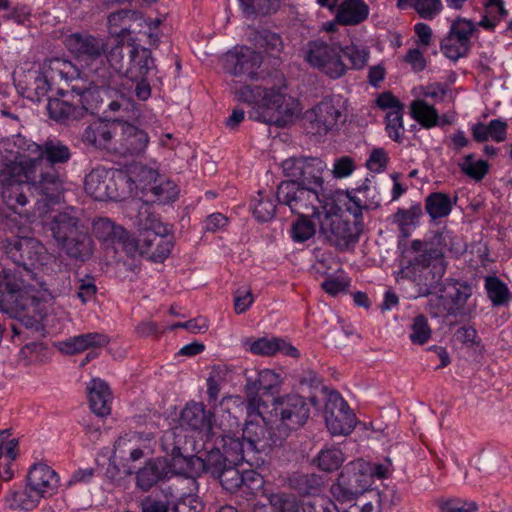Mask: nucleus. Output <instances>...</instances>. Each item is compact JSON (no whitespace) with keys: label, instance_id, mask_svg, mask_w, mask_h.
<instances>
[{"label":"nucleus","instance_id":"f257e3e1","mask_svg":"<svg viewBox=\"0 0 512 512\" xmlns=\"http://www.w3.org/2000/svg\"><path fill=\"white\" fill-rule=\"evenodd\" d=\"M26 150L34 157L20 162L0 154L2 199L17 213L28 203V192L49 201L60 198L66 178L62 166L72 157L70 148L58 139H48L41 145L29 143Z\"/></svg>","mask_w":512,"mask_h":512},{"label":"nucleus","instance_id":"f03ea898","mask_svg":"<svg viewBox=\"0 0 512 512\" xmlns=\"http://www.w3.org/2000/svg\"><path fill=\"white\" fill-rule=\"evenodd\" d=\"M445 236L436 232L423 240H413L410 250L414 255L400 270L402 278L415 284L418 296H431L446 273L444 256Z\"/></svg>","mask_w":512,"mask_h":512},{"label":"nucleus","instance_id":"7ed1b4c3","mask_svg":"<svg viewBox=\"0 0 512 512\" xmlns=\"http://www.w3.org/2000/svg\"><path fill=\"white\" fill-rule=\"evenodd\" d=\"M107 76L106 70L100 71L99 74L87 79L81 73L75 78L79 80H71L67 85V89L59 88L58 94L61 98L49 99L47 103V111L49 117L59 123H69L70 121L82 118L87 112L95 113L103 102L99 90L93 85L103 86V81Z\"/></svg>","mask_w":512,"mask_h":512},{"label":"nucleus","instance_id":"20e7f679","mask_svg":"<svg viewBox=\"0 0 512 512\" xmlns=\"http://www.w3.org/2000/svg\"><path fill=\"white\" fill-rule=\"evenodd\" d=\"M136 221L141 231V256L163 262L173 248L170 229L157 219L148 205L139 209Z\"/></svg>","mask_w":512,"mask_h":512},{"label":"nucleus","instance_id":"39448f33","mask_svg":"<svg viewBox=\"0 0 512 512\" xmlns=\"http://www.w3.org/2000/svg\"><path fill=\"white\" fill-rule=\"evenodd\" d=\"M276 197L278 203L289 207L292 213L311 216L317 220L328 205L322 189L294 182H281L277 187Z\"/></svg>","mask_w":512,"mask_h":512},{"label":"nucleus","instance_id":"423d86ee","mask_svg":"<svg viewBox=\"0 0 512 512\" xmlns=\"http://www.w3.org/2000/svg\"><path fill=\"white\" fill-rule=\"evenodd\" d=\"M301 110V105L296 98L284 93L282 88H271L266 102L252 107L248 115L254 121L285 127L298 118Z\"/></svg>","mask_w":512,"mask_h":512},{"label":"nucleus","instance_id":"0eeeda50","mask_svg":"<svg viewBox=\"0 0 512 512\" xmlns=\"http://www.w3.org/2000/svg\"><path fill=\"white\" fill-rule=\"evenodd\" d=\"M272 411L279 420L276 431L286 439L291 431L298 430L307 422L310 408L305 398L297 394H286L273 399Z\"/></svg>","mask_w":512,"mask_h":512},{"label":"nucleus","instance_id":"6e6552de","mask_svg":"<svg viewBox=\"0 0 512 512\" xmlns=\"http://www.w3.org/2000/svg\"><path fill=\"white\" fill-rule=\"evenodd\" d=\"M319 232L325 239L339 250H346L354 246L363 231V223L360 220H345L339 215L323 211L317 220Z\"/></svg>","mask_w":512,"mask_h":512},{"label":"nucleus","instance_id":"1a4fd4ad","mask_svg":"<svg viewBox=\"0 0 512 512\" xmlns=\"http://www.w3.org/2000/svg\"><path fill=\"white\" fill-rule=\"evenodd\" d=\"M371 485L369 463L364 460H356L344 467L337 483L331 486V493L337 500L348 502L362 495Z\"/></svg>","mask_w":512,"mask_h":512},{"label":"nucleus","instance_id":"9d476101","mask_svg":"<svg viewBox=\"0 0 512 512\" xmlns=\"http://www.w3.org/2000/svg\"><path fill=\"white\" fill-rule=\"evenodd\" d=\"M343 48L337 43L321 40L311 41L305 49V59L314 68L332 79H338L347 72L342 60Z\"/></svg>","mask_w":512,"mask_h":512},{"label":"nucleus","instance_id":"9b49d317","mask_svg":"<svg viewBox=\"0 0 512 512\" xmlns=\"http://www.w3.org/2000/svg\"><path fill=\"white\" fill-rule=\"evenodd\" d=\"M4 250L7 257L18 268L22 267L26 274L31 272V268L42 267L52 259L42 243L31 237L7 239Z\"/></svg>","mask_w":512,"mask_h":512},{"label":"nucleus","instance_id":"f8f14e48","mask_svg":"<svg viewBox=\"0 0 512 512\" xmlns=\"http://www.w3.org/2000/svg\"><path fill=\"white\" fill-rule=\"evenodd\" d=\"M345 105L339 96L326 97L307 110L305 121L315 134H327L346 122Z\"/></svg>","mask_w":512,"mask_h":512},{"label":"nucleus","instance_id":"ddd939ff","mask_svg":"<svg viewBox=\"0 0 512 512\" xmlns=\"http://www.w3.org/2000/svg\"><path fill=\"white\" fill-rule=\"evenodd\" d=\"M80 70L68 59L56 57L45 60L40 75L34 81L33 89L36 100L39 101L47 95L53 85L70 84L71 80L79 82L75 77L80 75Z\"/></svg>","mask_w":512,"mask_h":512},{"label":"nucleus","instance_id":"4468645a","mask_svg":"<svg viewBox=\"0 0 512 512\" xmlns=\"http://www.w3.org/2000/svg\"><path fill=\"white\" fill-rule=\"evenodd\" d=\"M285 182L323 189V173L326 164L317 157L293 156L282 162Z\"/></svg>","mask_w":512,"mask_h":512},{"label":"nucleus","instance_id":"2eb2a0df","mask_svg":"<svg viewBox=\"0 0 512 512\" xmlns=\"http://www.w3.org/2000/svg\"><path fill=\"white\" fill-rule=\"evenodd\" d=\"M126 182L127 177L123 173L98 167L86 175L84 189L95 200L117 201L123 197L120 190Z\"/></svg>","mask_w":512,"mask_h":512},{"label":"nucleus","instance_id":"dca6fc26","mask_svg":"<svg viewBox=\"0 0 512 512\" xmlns=\"http://www.w3.org/2000/svg\"><path fill=\"white\" fill-rule=\"evenodd\" d=\"M127 47V43L125 44L124 39H120L118 43L109 51L107 56L108 65L104 63H96L95 67H88L84 70H81V74L87 79H92L94 75L99 74L100 71L106 70L107 76L103 81V86L93 85L96 90H99V93L102 92L108 99L109 93L111 92L107 87H115L118 85H123V73L125 71L124 65V48Z\"/></svg>","mask_w":512,"mask_h":512},{"label":"nucleus","instance_id":"f3484780","mask_svg":"<svg viewBox=\"0 0 512 512\" xmlns=\"http://www.w3.org/2000/svg\"><path fill=\"white\" fill-rule=\"evenodd\" d=\"M24 282L20 271H0V308L3 311L18 314L26 309L29 297Z\"/></svg>","mask_w":512,"mask_h":512},{"label":"nucleus","instance_id":"a211bd4d","mask_svg":"<svg viewBox=\"0 0 512 512\" xmlns=\"http://www.w3.org/2000/svg\"><path fill=\"white\" fill-rule=\"evenodd\" d=\"M149 144L146 131L118 119L117 134L114 142V152L122 156H140Z\"/></svg>","mask_w":512,"mask_h":512},{"label":"nucleus","instance_id":"6ab92c4d","mask_svg":"<svg viewBox=\"0 0 512 512\" xmlns=\"http://www.w3.org/2000/svg\"><path fill=\"white\" fill-rule=\"evenodd\" d=\"M226 70L232 76L245 80H257L258 69L262 64V55L248 47H241L226 55Z\"/></svg>","mask_w":512,"mask_h":512},{"label":"nucleus","instance_id":"aec40b11","mask_svg":"<svg viewBox=\"0 0 512 512\" xmlns=\"http://www.w3.org/2000/svg\"><path fill=\"white\" fill-rule=\"evenodd\" d=\"M205 449L207 454L205 458L200 457H183L179 454L174 455L173 457V466L176 467L178 464L185 463L187 466L196 464L203 468L204 470L210 472L213 476H216L222 469H224L228 465V459H226V455L223 450L216 442L214 437H211L208 441V438H205ZM177 451L179 453L178 448L173 449V453Z\"/></svg>","mask_w":512,"mask_h":512},{"label":"nucleus","instance_id":"412c9836","mask_svg":"<svg viewBox=\"0 0 512 512\" xmlns=\"http://www.w3.org/2000/svg\"><path fill=\"white\" fill-rule=\"evenodd\" d=\"M242 438L254 457L258 452H265L274 446L281 445L284 438L281 433L268 431L265 425L248 421L242 431Z\"/></svg>","mask_w":512,"mask_h":512},{"label":"nucleus","instance_id":"4be33fe9","mask_svg":"<svg viewBox=\"0 0 512 512\" xmlns=\"http://www.w3.org/2000/svg\"><path fill=\"white\" fill-rule=\"evenodd\" d=\"M118 119L112 121L97 120L85 127L81 141L99 150L114 151Z\"/></svg>","mask_w":512,"mask_h":512},{"label":"nucleus","instance_id":"5701e85b","mask_svg":"<svg viewBox=\"0 0 512 512\" xmlns=\"http://www.w3.org/2000/svg\"><path fill=\"white\" fill-rule=\"evenodd\" d=\"M66 48L76 57L92 60L89 67L96 66V60L104 53L103 39L88 33H72L65 38Z\"/></svg>","mask_w":512,"mask_h":512},{"label":"nucleus","instance_id":"b1692460","mask_svg":"<svg viewBox=\"0 0 512 512\" xmlns=\"http://www.w3.org/2000/svg\"><path fill=\"white\" fill-rule=\"evenodd\" d=\"M129 63L123 73L124 79H141L146 77L149 70L154 66V59L149 49L140 46L134 38L127 41Z\"/></svg>","mask_w":512,"mask_h":512},{"label":"nucleus","instance_id":"393cba45","mask_svg":"<svg viewBox=\"0 0 512 512\" xmlns=\"http://www.w3.org/2000/svg\"><path fill=\"white\" fill-rule=\"evenodd\" d=\"M440 292L445 293L450 306L453 308L452 316L467 318L470 317L475 305H470L469 300L472 297V286L466 282L453 281L447 283Z\"/></svg>","mask_w":512,"mask_h":512},{"label":"nucleus","instance_id":"a878e982","mask_svg":"<svg viewBox=\"0 0 512 512\" xmlns=\"http://www.w3.org/2000/svg\"><path fill=\"white\" fill-rule=\"evenodd\" d=\"M212 418L213 414L207 411L202 403L198 402L188 403L181 412L182 425L203 433L208 441L217 434L212 424Z\"/></svg>","mask_w":512,"mask_h":512},{"label":"nucleus","instance_id":"bb28decb","mask_svg":"<svg viewBox=\"0 0 512 512\" xmlns=\"http://www.w3.org/2000/svg\"><path fill=\"white\" fill-rule=\"evenodd\" d=\"M27 482L31 491H35L42 498H45L57 492L59 477L48 465L35 464L29 470Z\"/></svg>","mask_w":512,"mask_h":512},{"label":"nucleus","instance_id":"cd10ccee","mask_svg":"<svg viewBox=\"0 0 512 512\" xmlns=\"http://www.w3.org/2000/svg\"><path fill=\"white\" fill-rule=\"evenodd\" d=\"M52 237L58 246L81 230L84 225L75 215L73 209L58 212L53 215L48 223Z\"/></svg>","mask_w":512,"mask_h":512},{"label":"nucleus","instance_id":"c85d7f7f","mask_svg":"<svg viewBox=\"0 0 512 512\" xmlns=\"http://www.w3.org/2000/svg\"><path fill=\"white\" fill-rule=\"evenodd\" d=\"M370 8L364 0H343L335 13V22L342 26H356L369 16Z\"/></svg>","mask_w":512,"mask_h":512},{"label":"nucleus","instance_id":"c756f323","mask_svg":"<svg viewBox=\"0 0 512 512\" xmlns=\"http://www.w3.org/2000/svg\"><path fill=\"white\" fill-rule=\"evenodd\" d=\"M59 247L67 256L81 262L90 259L94 252V242L85 226L61 243Z\"/></svg>","mask_w":512,"mask_h":512},{"label":"nucleus","instance_id":"7c9ffc66","mask_svg":"<svg viewBox=\"0 0 512 512\" xmlns=\"http://www.w3.org/2000/svg\"><path fill=\"white\" fill-rule=\"evenodd\" d=\"M215 437L229 464L238 465L243 461L250 462L253 459L243 438L235 437L230 433H221Z\"/></svg>","mask_w":512,"mask_h":512},{"label":"nucleus","instance_id":"2f4dec72","mask_svg":"<svg viewBox=\"0 0 512 512\" xmlns=\"http://www.w3.org/2000/svg\"><path fill=\"white\" fill-rule=\"evenodd\" d=\"M89 405L94 414L99 417L108 416L111 413L112 394L108 384L99 379H92L87 387Z\"/></svg>","mask_w":512,"mask_h":512},{"label":"nucleus","instance_id":"473e14b6","mask_svg":"<svg viewBox=\"0 0 512 512\" xmlns=\"http://www.w3.org/2000/svg\"><path fill=\"white\" fill-rule=\"evenodd\" d=\"M142 20V15L135 10H119L108 16V29L111 36L124 39L132 32V22Z\"/></svg>","mask_w":512,"mask_h":512},{"label":"nucleus","instance_id":"72a5a7b5","mask_svg":"<svg viewBox=\"0 0 512 512\" xmlns=\"http://www.w3.org/2000/svg\"><path fill=\"white\" fill-rule=\"evenodd\" d=\"M241 82V80H232L230 83L231 91L239 101L248 104H255L254 107L262 105L263 102H266V97L269 96L270 89L264 88L260 85H240Z\"/></svg>","mask_w":512,"mask_h":512},{"label":"nucleus","instance_id":"f704fd0d","mask_svg":"<svg viewBox=\"0 0 512 512\" xmlns=\"http://www.w3.org/2000/svg\"><path fill=\"white\" fill-rule=\"evenodd\" d=\"M237 465L229 464L222 469L215 477L220 481L222 487L229 491H237L247 481L255 480V473L253 471L240 472Z\"/></svg>","mask_w":512,"mask_h":512},{"label":"nucleus","instance_id":"c9c22d12","mask_svg":"<svg viewBox=\"0 0 512 512\" xmlns=\"http://www.w3.org/2000/svg\"><path fill=\"white\" fill-rule=\"evenodd\" d=\"M165 475L164 465L159 460H149L136 473V485L144 492L149 491Z\"/></svg>","mask_w":512,"mask_h":512},{"label":"nucleus","instance_id":"e433bc0d","mask_svg":"<svg viewBox=\"0 0 512 512\" xmlns=\"http://www.w3.org/2000/svg\"><path fill=\"white\" fill-rule=\"evenodd\" d=\"M326 425L332 435H348L356 424V417L349 409L335 411L325 417Z\"/></svg>","mask_w":512,"mask_h":512},{"label":"nucleus","instance_id":"4c0bfd02","mask_svg":"<svg viewBox=\"0 0 512 512\" xmlns=\"http://www.w3.org/2000/svg\"><path fill=\"white\" fill-rule=\"evenodd\" d=\"M370 191V186L368 184H364L361 187L357 188L355 192L347 194V202L345 203L346 210L353 215L354 220H360L362 218L363 209L371 208L372 206H379V201H373L367 203L364 198L367 197Z\"/></svg>","mask_w":512,"mask_h":512},{"label":"nucleus","instance_id":"58836bf2","mask_svg":"<svg viewBox=\"0 0 512 512\" xmlns=\"http://www.w3.org/2000/svg\"><path fill=\"white\" fill-rule=\"evenodd\" d=\"M452 206L450 196L442 192L431 193L425 199V210L432 220L448 216Z\"/></svg>","mask_w":512,"mask_h":512},{"label":"nucleus","instance_id":"ea45409f","mask_svg":"<svg viewBox=\"0 0 512 512\" xmlns=\"http://www.w3.org/2000/svg\"><path fill=\"white\" fill-rule=\"evenodd\" d=\"M93 232L100 241L115 244L124 235V228L108 218H98L93 221Z\"/></svg>","mask_w":512,"mask_h":512},{"label":"nucleus","instance_id":"a19ab883","mask_svg":"<svg viewBox=\"0 0 512 512\" xmlns=\"http://www.w3.org/2000/svg\"><path fill=\"white\" fill-rule=\"evenodd\" d=\"M41 498L38 493L28 488L11 493L10 496L6 498V502L11 509L29 511L37 507Z\"/></svg>","mask_w":512,"mask_h":512},{"label":"nucleus","instance_id":"79ce46f5","mask_svg":"<svg viewBox=\"0 0 512 512\" xmlns=\"http://www.w3.org/2000/svg\"><path fill=\"white\" fill-rule=\"evenodd\" d=\"M485 289L493 306L507 305L511 298L507 285L497 277H487L485 279Z\"/></svg>","mask_w":512,"mask_h":512},{"label":"nucleus","instance_id":"37998d69","mask_svg":"<svg viewBox=\"0 0 512 512\" xmlns=\"http://www.w3.org/2000/svg\"><path fill=\"white\" fill-rule=\"evenodd\" d=\"M411 115L422 126L431 128L438 122V112L424 100H415L411 104Z\"/></svg>","mask_w":512,"mask_h":512},{"label":"nucleus","instance_id":"c03bdc74","mask_svg":"<svg viewBox=\"0 0 512 512\" xmlns=\"http://www.w3.org/2000/svg\"><path fill=\"white\" fill-rule=\"evenodd\" d=\"M253 40L256 47L263 48L267 53L276 56L283 49V42L279 34L269 30L257 31Z\"/></svg>","mask_w":512,"mask_h":512},{"label":"nucleus","instance_id":"a18cd8bd","mask_svg":"<svg viewBox=\"0 0 512 512\" xmlns=\"http://www.w3.org/2000/svg\"><path fill=\"white\" fill-rule=\"evenodd\" d=\"M421 215V206L414 205L409 209H398L393 215V222L398 225L402 235L406 237L409 234L410 228L416 225Z\"/></svg>","mask_w":512,"mask_h":512},{"label":"nucleus","instance_id":"49530a36","mask_svg":"<svg viewBox=\"0 0 512 512\" xmlns=\"http://www.w3.org/2000/svg\"><path fill=\"white\" fill-rule=\"evenodd\" d=\"M440 50L445 57L452 61H457L460 58L466 57L470 50L461 43L452 32L448 33L442 38L440 42Z\"/></svg>","mask_w":512,"mask_h":512},{"label":"nucleus","instance_id":"de8ad7c7","mask_svg":"<svg viewBox=\"0 0 512 512\" xmlns=\"http://www.w3.org/2000/svg\"><path fill=\"white\" fill-rule=\"evenodd\" d=\"M449 31L465 45L466 48L471 50L472 36L477 31L476 24L466 18L457 17L450 25Z\"/></svg>","mask_w":512,"mask_h":512},{"label":"nucleus","instance_id":"09e8293b","mask_svg":"<svg viewBox=\"0 0 512 512\" xmlns=\"http://www.w3.org/2000/svg\"><path fill=\"white\" fill-rule=\"evenodd\" d=\"M272 512H299V503L293 494L285 492L267 495Z\"/></svg>","mask_w":512,"mask_h":512},{"label":"nucleus","instance_id":"8fccbe9b","mask_svg":"<svg viewBox=\"0 0 512 512\" xmlns=\"http://www.w3.org/2000/svg\"><path fill=\"white\" fill-rule=\"evenodd\" d=\"M19 360L25 366L44 363L47 360V349L40 342L28 343L21 348Z\"/></svg>","mask_w":512,"mask_h":512},{"label":"nucleus","instance_id":"3c124183","mask_svg":"<svg viewBox=\"0 0 512 512\" xmlns=\"http://www.w3.org/2000/svg\"><path fill=\"white\" fill-rule=\"evenodd\" d=\"M344 455L340 449H323L317 456L318 467L326 472L337 470L344 462Z\"/></svg>","mask_w":512,"mask_h":512},{"label":"nucleus","instance_id":"603ef678","mask_svg":"<svg viewBox=\"0 0 512 512\" xmlns=\"http://www.w3.org/2000/svg\"><path fill=\"white\" fill-rule=\"evenodd\" d=\"M461 171L470 178L479 181L485 177L488 172L489 164L485 160L474 161V154H468L459 163Z\"/></svg>","mask_w":512,"mask_h":512},{"label":"nucleus","instance_id":"864d4df0","mask_svg":"<svg viewBox=\"0 0 512 512\" xmlns=\"http://www.w3.org/2000/svg\"><path fill=\"white\" fill-rule=\"evenodd\" d=\"M246 16L268 15L276 11L280 0H239Z\"/></svg>","mask_w":512,"mask_h":512},{"label":"nucleus","instance_id":"5fc2aeb1","mask_svg":"<svg viewBox=\"0 0 512 512\" xmlns=\"http://www.w3.org/2000/svg\"><path fill=\"white\" fill-rule=\"evenodd\" d=\"M130 175L133 181L143 190H149L161 177L155 169L148 168L141 164L134 165L130 169Z\"/></svg>","mask_w":512,"mask_h":512},{"label":"nucleus","instance_id":"6e6d98bb","mask_svg":"<svg viewBox=\"0 0 512 512\" xmlns=\"http://www.w3.org/2000/svg\"><path fill=\"white\" fill-rule=\"evenodd\" d=\"M432 330L427 318L420 314L413 319L411 324L410 340L415 345H424L431 338Z\"/></svg>","mask_w":512,"mask_h":512},{"label":"nucleus","instance_id":"4d7b16f0","mask_svg":"<svg viewBox=\"0 0 512 512\" xmlns=\"http://www.w3.org/2000/svg\"><path fill=\"white\" fill-rule=\"evenodd\" d=\"M310 216H299L291 226V237L295 242L303 243L309 240L316 232V223L309 220Z\"/></svg>","mask_w":512,"mask_h":512},{"label":"nucleus","instance_id":"13d9d810","mask_svg":"<svg viewBox=\"0 0 512 512\" xmlns=\"http://www.w3.org/2000/svg\"><path fill=\"white\" fill-rule=\"evenodd\" d=\"M445 293L432 295L426 305L427 312L434 318H446L452 316L453 308L450 306Z\"/></svg>","mask_w":512,"mask_h":512},{"label":"nucleus","instance_id":"bf43d9fd","mask_svg":"<svg viewBox=\"0 0 512 512\" xmlns=\"http://www.w3.org/2000/svg\"><path fill=\"white\" fill-rule=\"evenodd\" d=\"M290 484L303 495L315 492L320 486L319 478L314 474H294L290 478Z\"/></svg>","mask_w":512,"mask_h":512},{"label":"nucleus","instance_id":"052dcab7","mask_svg":"<svg viewBox=\"0 0 512 512\" xmlns=\"http://www.w3.org/2000/svg\"><path fill=\"white\" fill-rule=\"evenodd\" d=\"M155 197V200L160 203H166L174 200L177 196L176 186L172 181L166 180L162 177L152 185L149 190Z\"/></svg>","mask_w":512,"mask_h":512},{"label":"nucleus","instance_id":"680f3d73","mask_svg":"<svg viewBox=\"0 0 512 512\" xmlns=\"http://www.w3.org/2000/svg\"><path fill=\"white\" fill-rule=\"evenodd\" d=\"M120 85L115 87H107L106 89H109L111 92L109 93V99L100 92L101 97H103L105 100L104 102L95 109L96 111H99L100 109L104 108L105 106L108 108L110 112H117L121 110L123 107L127 108L128 106V100L124 97L122 91L119 88Z\"/></svg>","mask_w":512,"mask_h":512},{"label":"nucleus","instance_id":"e2e57ef3","mask_svg":"<svg viewBox=\"0 0 512 512\" xmlns=\"http://www.w3.org/2000/svg\"><path fill=\"white\" fill-rule=\"evenodd\" d=\"M245 346H248L250 352L261 356H272L278 352L277 338L267 339L259 338L257 340L247 339Z\"/></svg>","mask_w":512,"mask_h":512},{"label":"nucleus","instance_id":"0e129e2a","mask_svg":"<svg viewBox=\"0 0 512 512\" xmlns=\"http://www.w3.org/2000/svg\"><path fill=\"white\" fill-rule=\"evenodd\" d=\"M440 512H476V502L467 501L461 498L442 499L438 501Z\"/></svg>","mask_w":512,"mask_h":512},{"label":"nucleus","instance_id":"69168bd1","mask_svg":"<svg viewBox=\"0 0 512 512\" xmlns=\"http://www.w3.org/2000/svg\"><path fill=\"white\" fill-rule=\"evenodd\" d=\"M259 199L254 205L253 213L260 222L271 220L276 212V204L270 197H265L261 192L258 193Z\"/></svg>","mask_w":512,"mask_h":512},{"label":"nucleus","instance_id":"338daca9","mask_svg":"<svg viewBox=\"0 0 512 512\" xmlns=\"http://www.w3.org/2000/svg\"><path fill=\"white\" fill-rule=\"evenodd\" d=\"M403 109L390 110L386 114V131L391 139L400 142L401 133L403 132Z\"/></svg>","mask_w":512,"mask_h":512},{"label":"nucleus","instance_id":"774afa93","mask_svg":"<svg viewBox=\"0 0 512 512\" xmlns=\"http://www.w3.org/2000/svg\"><path fill=\"white\" fill-rule=\"evenodd\" d=\"M413 8L423 19L431 20L442 10L441 0H415Z\"/></svg>","mask_w":512,"mask_h":512}]
</instances>
